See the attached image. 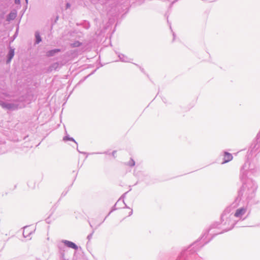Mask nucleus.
Wrapping results in <instances>:
<instances>
[{"label": "nucleus", "instance_id": "nucleus-1", "mask_svg": "<svg viewBox=\"0 0 260 260\" xmlns=\"http://www.w3.org/2000/svg\"><path fill=\"white\" fill-rule=\"evenodd\" d=\"M230 214L228 209L224 210L221 215V223H214L205 232L201 238L205 244L208 243L214 236L232 230L237 224V221L234 218H229Z\"/></svg>", "mask_w": 260, "mask_h": 260}, {"label": "nucleus", "instance_id": "nucleus-2", "mask_svg": "<svg viewBox=\"0 0 260 260\" xmlns=\"http://www.w3.org/2000/svg\"><path fill=\"white\" fill-rule=\"evenodd\" d=\"M257 188V185L255 181L250 179H247L238 191V198H239L240 200H251L255 196Z\"/></svg>", "mask_w": 260, "mask_h": 260}, {"label": "nucleus", "instance_id": "nucleus-3", "mask_svg": "<svg viewBox=\"0 0 260 260\" xmlns=\"http://www.w3.org/2000/svg\"><path fill=\"white\" fill-rule=\"evenodd\" d=\"M258 170L256 163L248 158L240 169V179L243 181L249 174L255 176L257 175Z\"/></svg>", "mask_w": 260, "mask_h": 260}, {"label": "nucleus", "instance_id": "nucleus-4", "mask_svg": "<svg viewBox=\"0 0 260 260\" xmlns=\"http://www.w3.org/2000/svg\"><path fill=\"white\" fill-rule=\"evenodd\" d=\"M247 211V208L242 207L237 209L234 214H230L229 218L231 219L235 217L238 218H242V216L246 213Z\"/></svg>", "mask_w": 260, "mask_h": 260}, {"label": "nucleus", "instance_id": "nucleus-5", "mask_svg": "<svg viewBox=\"0 0 260 260\" xmlns=\"http://www.w3.org/2000/svg\"><path fill=\"white\" fill-rule=\"evenodd\" d=\"M250 149V152H253L257 150L260 151V131L257 135L255 140L252 143Z\"/></svg>", "mask_w": 260, "mask_h": 260}, {"label": "nucleus", "instance_id": "nucleus-6", "mask_svg": "<svg viewBox=\"0 0 260 260\" xmlns=\"http://www.w3.org/2000/svg\"><path fill=\"white\" fill-rule=\"evenodd\" d=\"M62 243L64 244V246L71 248L72 249H74L75 250H77L78 249V246L76 244H75L74 243L66 240H62L61 242Z\"/></svg>", "mask_w": 260, "mask_h": 260}, {"label": "nucleus", "instance_id": "nucleus-7", "mask_svg": "<svg viewBox=\"0 0 260 260\" xmlns=\"http://www.w3.org/2000/svg\"><path fill=\"white\" fill-rule=\"evenodd\" d=\"M125 194H126V193H125L124 194H123L121 196V198H120V199L117 201V202L115 203V204L114 205V206L112 207V209H111V211H110V212L109 213V214H108V215H109L111 214V212H112L113 211H115V210H116L117 209H119V208H121V207H117V206H118V205L120 203H121V201H120V200H121V198H123ZM121 203H122V204L124 205H125V206L126 207H126V204H125V203H124V202L123 201H121Z\"/></svg>", "mask_w": 260, "mask_h": 260}, {"label": "nucleus", "instance_id": "nucleus-8", "mask_svg": "<svg viewBox=\"0 0 260 260\" xmlns=\"http://www.w3.org/2000/svg\"><path fill=\"white\" fill-rule=\"evenodd\" d=\"M118 56L119 58V60L121 61L124 62H131V61L133 60L131 58H129L128 56L121 53H119L118 54Z\"/></svg>", "mask_w": 260, "mask_h": 260}, {"label": "nucleus", "instance_id": "nucleus-9", "mask_svg": "<svg viewBox=\"0 0 260 260\" xmlns=\"http://www.w3.org/2000/svg\"><path fill=\"white\" fill-rule=\"evenodd\" d=\"M63 141H64V142L70 141L73 143V144H71V145L73 147H76L77 148V142L75 141V140L73 138L70 137L69 136L67 135V136H66L65 137H64L63 138Z\"/></svg>", "mask_w": 260, "mask_h": 260}, {"label": "nucleus", "instance_id": "nucleus-10", "mask_svg": "<svg viewBox=\"0 0 260 260\" xmlns=\"http://www.w3.org/2000/svg\"><path fill=\"white\" fill-rule=\"evenodd\" d=\"M233 159V155L232 154L228 152H224V157H223V161L222 164H225L229 162Z\"/></svg>", "mask_w": 260, "mask_h": 260}, {"label": "nucleus", "instance_id": "nucleus-11", "mask_svg": "<svg viewBox=\"0 0 260 260\" xmlns=\"http://www.w3.org/2000/svg\"><path fill=\"white\" fill-rule=\"evenodd\" d=\"M14 55V49L10 48L8 56H7V63H9L12 59L13 58V56Z\"/></svg>", "mask_w": 260, "mask_h": 260}, {"label": "nucleus", "instance_id": "nucleus-12", "mask_svg": "<svg viewBox=\"0 0 260 260\" xmlns=\"http://www.w3.org/2000/svg\"><path fill=\"white\" fill-rule=\"evenodd\" d=\"M60 51L59 49H55L53 50H49L47 52L46 55L47 56H52L54 55L56 53Z\"/></svg>", "mask_w": 260, "mask_h": 260}, {"label": "nucleus", "instance_id": "nucleus-13", "mask_svg": "<svg viewBox=\"0 0 260 260\" xmlns=\"http://www.w3.org/2000/svg\"><path fill=\"white\" fill-rule=\"evenodd\" d=\"M35 44H38L42 41V38L39 31L35 32Z\"/></svg>", "mask_w": 260, "mask_h": 260}, {"label": "nucleus", "instance_id": "nucleus-14", "mask_svg": "<svg viewBox=\"0 0 260 260\" xmlns=\"http://www.w3.org/2000/svg\"><path fill=\"white\" fill-rule=\"evenodd\" d=\"M31 233H32V231L29 230L28 227H27V226L24 227V230H23V235L24 237H25V238L27 237L29 234H31Z\"/></svg>", "mask_w": 260, "mask_h": 260}, {"label": "nucleus", "instance_id": "nucleus-15", "mask_svg": "<svg viewBox=\"0 0 260 260\" xmlns=\"http://www.w3.org/2000/svg\"><path fill=\"white\" fill-rule=\"evenodd\" d=\"M16 14L14 12H11L7 17V21H10L14 20L16 17Z\"/></svg>", "mask_w": 260, "mask_h": 260}, {"label": "nucleus", "instance_id": "nucleus-16", "mask_svg": "<svg viewBox=\"0 0 260 260\" xmlns=\"http://www.w3.org/2000/svg\"><path fill=\"white\" fill-rule=\"evenodd\" d=\"M82 27L86 29H88L90 27L89 22L86 20L82 21Z\"/></svg>", "mask_w": 260, "mask_h": 260}, {"label": "nucleus", "instance_id": "nucleus-17", "mask_svg": "<svg viewBox=\"0 0 260 260\" xmlns=\"http://www.w3.org/2000/svg\"><path fill=\"white\" fill-rule=\"evenodd\" d=\"M126 165L131 167H134L135 165V161L133 158H131L130 160L127 162Z\"/></svg>", "mask_w": 260, "mask_h": 260}, {"label": "nucleus", "instance_id": "nucleus-18", "mask_svg": "<svg viewBox=\"0 0 260 260\" xmlns=\"http://www.w3.org/2000/svg\"><path fill=\"white\" fill-rule=\"evenodd\" d=\"M6 106H7L6 109H10V110L14 109V108H15L14 104H12V103H8V104Z\"/></svg>", "mask_w": 260, "mask_h": 260}, {"label": "nucleus", "instance_id": "nucleus-19", "mask_svg": "<svg viewBox=\"0 0 260 260\" xmlns=\"http://www.w3.org/2000/svg\"><path fill=\"white\" fill-rule=\"evenodd\" d=\"M72 260H81L80 254H77L76 253H75Z\"/></svg>", "mask_w": 260, "mask_h": 260}, {"label": "nucleus", "instance_id": "nucleus-20", "mask_svg": "<svg viewBox=\"0 0 260 260\" xmlns=\"http://www.w3.org/2000/svg\"><path fill=\"white\" fill-rule=\"evenodd\" d=\"M185 254V252H183L181 254V255L180 257H179L178 258H177L176 260H186V259L184 257Z\"/></svg>", "mask_w": 260, "mask_h": 260}, {"label": "nucleus", "instance_id": "nucleus-21", "mask_svg": "<svg viewBox=\"0 0 260 260\" xmlns=\"http://www.w3.org/2000/svg\"><path fill=\"white\" fill-rule=\"evenodd\" d=\"M80 45V43L78 41L75 42V43L71 44V46L73 47H76L79 46Z\"/></svg>", "mask_w": 260, "mask_h": 260}, {"label": "nucleus", "instance_id": "nucleus-22", "mask_svg": "<svg viewBox=\"0 0 260 260\" xmlns=\"http://www.w3.org/2000/svg\"><path fill=\"white\" fill-rule=\"evenodd\" d=\"M94 230H93V231H92L91 233H90V234H89V235L87 236V239L88 240V241H90V240L91 239V238H92V237L93 234L94 233Z\"/></svg>", "mask_w": 260, "mask_h": 260}, {"label": "nucleus", "instance_id": "nucleus-23", "mask_svg": "<svg viewBox=\"0 0 260 260\" xmlns=\"http://www.w3.org/2000/svg\"><path fill=\"white\" fill-rule=\"evenodd\" d=\"M92 47L91 43L90 42L89 44H88V47L84 49V51L87 50L89 49H90Z\"/></svg>", "mask_w": 260, "mask_h": 260}, {"label": "nucleus", "instance_id": "nucleus-24", "mask_svg": "<svg viewBox=\"0 0 260 260\" xmlns=\"http://www.w3.org/2000/svg\"><path fill=\"white\" fill-rule=\"evenodd\" d=\"M8 104V103H4V102H2V104H1V105L3 107V108H7V105Z\"/></svg>", "mask_w": 260, "mask_h": 260}, {"label": "nucleus", "instance_id": "nucleus-25", "mask_svg": "<svg viewBox=\"0 0 260 260\" xmlns=\"http://www.w3.org/2000/svg\"><path fill=\"white\" fill-rule=\"evenodd\" d=\"M71 7V5L69 3H67L66 5V9L67 10Z\"/></svg>", "mask_w": 260, "mask_h": 260}, {"label": "nucleus", "instance_id": "nucleus-26", "mask_svg": "<svg viewBox=\"0 0 260 260\" xmlns=\"http://www.w3.org/2000/svg\"><path fill=\"white\" fill-rule=\"evenodd\" d=\"M20 3V0H15V3L16 4H19Z\"/></svg>", "mask_w": 260, "mask_h": 260}, {"label": "nucleus", "instance_id": "nucleus-27", "mask_svg": "<svg viewBox=\"0 0 260 260\" xmlns=\"http://www.w3.org/2000/svg\"><path fill=\"white\" fill-rule=\"evenodd\" d=\"M116 153V151H115V150L113 151L112 153V156H113L114 157H115V155Z\"/></svg>", "mask_w": 260, "mask_h": 260}, {"label": "nucleus", "instance_id": "nucleus-28", "mask_svg": "<svg viewBox=\"0 0 260 260\" xmlns=\"http://www.w3.org/2000/svg\"><path fill=\"white\" fill-rule=\"evenodd\" d=\"M132 214H133V210H131V211H130V212L129 213V216H131Z\"/></svg>", "mask_w": 260, "mask_h": 260}, {"label": "nucleus", "instance_id": "nucleus-29", "mask_svg": "<svg viewBox=\"0 0 260 260\" xmlns=\"http://www.w3.org/2000/svg\"><path fill=\"white\" fill-rule=\"evenodd\" d=\"M62 257L63 259L64 260H65V259H64V255H63V254H62Z\"/></svg>", "mask_w": 260, "mask_h": 260}, {"label": "nucleus", "instance_id": "nucleus-30", "mask_svg": "<svg viewBox=\"0 0 260 260\" xmlns=\"http://www.w3.org/2000/svg\"><path fill=\"white\" fill-rule=\"evenodd\" d=\"M108 216V215L105 217V218L104 219V220H103V222H104V220H105V219L106 218V217Z\"/></svg>", "mask_w": 260, "mask_h": 260}, {"label": "nucleus", "instance_id": "nucleus-31", "mask_svg": "<svg viewBox=\"0 0 260 260\" xmlns=\"http://www.w3.org/2000/svg\"><path fill=\"white\" fill-rule=\"evenodd\" d=\"M77 150L78 151V152H79V153H81L80 151H79L78 149H77Z\"/></svg>", "mask_w": 260, "mask_h": 260}, {"label": "nucleus", "instance_id": "nucleus-32", "mask_svg": "<svg viewBox=\"0 0 260 260\" xmlns=\"http://www.w3.org/2000/svg\"><path fill=\"white\" fill-rule=\"evenodd\" d=\"M89 224H90V226L92 228V225L90 223H89Z\"/></svg>", "mask_w": 260, "mask_h": 260}, {"label": "nucleus", "instance_id": "nucleus-33", "mask_svg": "<svg viewBox=\"0 0 260 260\" xmlns=\"http://www.w3.org/2000/svg\"><path fill=\"white\" fill-rule=\"evenodd\" d=\"M82 154H85V152H82Z\"/></svg>", "mask_w": 260, "mask_h": 260}, {"label": "nucleus", "instance_id": "nucleus-34", "mask_svg": "<svg viewBox=\"0 0 260 260\" xmlns=\"http://www.w3.org/2000/svg\"><path fill=\"white\" fill-rule=\"evenodd\" d=\"M27 1H28V0H25L26 2L27 3Z\"/></svg>", "mask_w": 260, "mask_h": 260}]
</instances>
